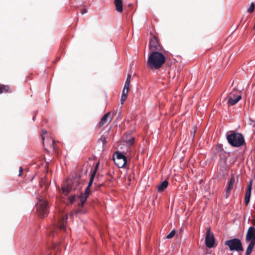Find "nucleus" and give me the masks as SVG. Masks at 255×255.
Masks as SVG:
<instances>
[{
  "mask_svg": "<svg viewBox=\"0 0 255 255\" xmlns=\"http://www.w3.org/2000/svg\"><path fill=\"white\" fill-rule=\"evenodd\" d=\"M165 61L164 55L158 51H153L147 59V65L152 69L160 68Z\"/></svg>",
  "mask_w": 255,
  "mask_h": 255,
  "instance_id": "f257e3e1",
  "label": "nucleus"
},
{
  "mask_svg": "<svg viewBox=\"0 0 255 255\" xmlns=\"http://www.w3.org/2000/svg\"><path fill=\"white\" fill-rule=\"evenodd\" d=\"M229 143L234 147H239L245 143L244 137L241 133L230 131L226 133Z\"/></svg>",
  "mask_w": 255,
  "mask_h": 255,
  "instance_id": "f03ea898",
  "label": "nucleus"
},
{
  "mask_svg": "<svg viewBox=\"0 0 255 255\" xmlns=\"http://www.w3.org/2000/svg\"><path fill=\"white\" fill-rule=\"evenodd\" d=\"M36 209L39 217L44 218L48 214V207L47 201L44 199H39L36 204Z\"/></svg>",
  "mask_w": 255,
  "mask_h": 255,
  "instance_id": "7ed1b4c3",
  "label": "nucleus"
},
{
  "mask_svg": "<svg viewBox=\"0 0 255 255\" xmlns=\"http://www.w3.org/2000/svg\"><path fill=\"white\" fill-rule=\"evenodd\" d=\"M225 245L228 246L231 251H235L239 252L244 250L242 242L238 238L227 240L225 242Z\"/></svg>",
  "mask_w": 255,
  "mask_h": 255,
  "instance_id": "20e7f679",
  "label": "nucleus"
},
{
  "mask_svg": "<svg viewBox=\"0 0 255 255\" xmlns=\"http://www.w3.org/2000/svg\"><path fill=\"white\" fill-rule=\"evenodd\" d=\"M115 164L119 168H123L127 163V157L122 153L117 152L116 158L114 159Z\"/></svg>",
  "mask_w": 255,
  "mask_h": 255,
  "instance_id": "39448f33",
  "label": "nucleus"
},
{
  "mask_svg": "<svg viewBox=\"0 0 255 255\" xmlns=\"http://www.w3.org/2000/svg\"><path fill=\"white\" fill-rule=\"evenodd\" d=\"M215 244L214 235L210 231V228L207 229L205 237V245L209 248L213 247Z\"/></svg>",
  "mask_w": 255,
  "mask_h": 255,
  "instance_id": "423d86ee",
  "label": "nucleus"
},
{
  "mask_svg": "<svg viewBox=\"0 0 255 255\" xmlns=\"http://www.w3.org/2000/svg\"><path fill=\"white\" fill-rule=\"evenodd\" d=\"M67 216L66 217H62L59 220L58 223L56 225H55L54 227L51 228L50 229V231L51 232H54L55 230H57L58 229H60L61 230H65V225L67 223ZM53 236H54V234L53 233L52 235Z\"/></svg>",
  "mask_w": 255,
  "mask_h": 255,
  "instance_id": "0eeeda50",
  "label": "nucleus"
},
{
  "mask_svg": "<svg viewBox=\"0 0 255 255\" xmlns=\"http://www.w3.org/2000/svg\"><path fill=\"white\" fill-rule=\"evenodd\" d=\"M241 95L236 96L231 93L230 95L228 97V99L227 103L228 104L233 106L237 104L241 99Z\"/></svg>",
  "mask_w": 255,
  "mask_h": 255,
  "instance_id": "6e6552de",
  "label": "nucleus"
},
{
  "mask_svg": "<svg viewBox=\"0 0 255 255\" xmlns=\"http://www.w3.org/2000/svg\"><path fill=\"white\" fill-rule=\"evenodd\" d=\"M159 43L155 36H152L149 41V46L151 51L159 50Z\"/></svg>",
  "mask_w": 255,
  "mask_h": 255,
  "instance_id": "1a4fd4ad",
  "label": "nucleus"
},
{
  "mask_svg": "<svg viewBox=\"0 0 255 255\" xmlns=\"http://www.w3.org/2000/svg\"><path fill=\"white\" fill-rule=\"evenodd\" d=\"M247 241L255 242V229L254 227H250L246 235Z\"/></svg>",
  "mask_w": 255,
  "mask_h": 255,
  "instance_id": "9d476101",
  "label": "nucleus"
},
{
  "mask_svg": "<svg viewBox=\"0 0 255 255\" xmlns=\"http://www.w3.org/2000/svg\"><path fill=\"white\" fill-rule=\"evenodd\" d=\"M235 181V179L234 177H232L228 184V187L226 190L225 197L228 198L230 195L231 190L233 187L234 183Z\"/></svg>",
  "mask_w": 255,
  "mask_h": 255,
  "instance_id": "9b49d317",
  "label": "nucleus"
},
{
  "mask_svg": "<svg viewBox=\"0 0 255 255\" xmlns=\"http://www.w3.org/2000/svg\"><path fill=\"white\" fill-rule=\"evenodd\" d=\"M88 196L89 194L84 192L81 193V194L79 196V198L80 199V202L79 203V207H82L83 206V205L86 201Z\"/></svg>",
  "mask_w": 255,
  "mask_h": 255,
  "instance_id": "f8f14e48",
  "label": "nucleus"
},
{
  "mask_svg": "<svg viewBox=\"0 0 255 255\" xmlns=\"http://www.w3.org/2000/svg\"><path fill=\"white\" fill-rule=\"evenodd\" d=\"M81 181L80 177H76L72 181V186L74 190H79L81 188Z\"/></svg>",
  "mask_w": 255,
  "mask_h": 255,
  "instance_id": "ddd939ff",
  "label": "nucleus"
},
{
  "mask_svg": "<svg viewBox=\"0 0 255 255\" xmlns=\"http://www.w3.org/2000/svg\"><path fill=\"white\" fill-rule=\"evenodd\" d=\"M168 185V182L166 180H164L157 186L158 191L159 192L163 191L167 187Z\"/></svg>",
  "mask_w": 255,
  "mask_h": 255,
  "instance_id": "4468645a",
  "label": "nucleus"
},
{
  "mask_svg": "<svg viewBox=\"0 0 255 255\" xmlns=\"http://www.w3.org/2000/svg\"><path fill=\"white\" fill-rule=\"evenodd\" d=\"M109 114H110L109 113L106 114L102 118L100 122V127H102V126H104V125H105L107 123H109L111 122L112 118H111L109 121H108V118Z\"/></svg>",
  "mask_w": 255,
  "mask_h": 255,
  "instance_id": "2eb2a0df",
  "label": "nucleus"
},
{
  "mask_svg": "<svg viewBox=\"0 0 255 255\" xmlns=\"http://www.w3.org/2000/svg\"><path fill=\"white\" fill-rule=\"evenodd\" d=\"M62 189L63 193L65 195H68L73 189V188L70 184H67L63 186Z\"/></svg>",
  "mask_w": 255,
  "mask_h": 255,
  "instance_id": "dca6fc26",
  "label": "nucleus"
},
{
  "mask_svg": "<svg viewBox=\"0 0 255 255\" xmlns=\"http://www.w3.org/2000/svg\"><path fill=\"white\" fill-rule=\"evenodd\" d=\"M114 3L116 5L117 11L119 12H122L123 10V4L122 0H114Z\"/></svg>",
  "mask_w": 255,
  "mask_h": 255,
  "instance_id": "f3484780",
  "label": "nucleus"
},
{
  "mask_svg": "<svg viewBox=\"0 0 255 255\" xmlns=\"http://www.w3.org/2000/svg\"><path fill=\"white\" fill-rule=\"evenodd\" d=\"M255 245V242H251L249 245H248V247L247 248V249L246 252V255H250V254L252 253L253 249L254 248V247Z\"/></svg>",
  "mask_w": 255,
  "mask_h": 255,
  "instance_id": "a211bd4d",
  "label": "nucleus"
},
{
  "mask_svg": "<svg viewBox=\"0 0 255 255\" xmlns=\"http://www.w3.org/2000/svg\"><path fill=\"white\" fill-rule=\"evenodd\" d=\"M124 142H125L128 145L131 146L132 145L135 141V138L133 137H129L128 138V137H126L124 139Z\"/></svg>",
  "mask_w": 255,
  "mask_h": 255,
  "instance_id": "6ab92c4d",
  "label": "nucleus"
},
{
  "mask_svg": "<svg viewBox=\"0 0 255 255\" xmlns=\"http://www.w3.org/2000/svg\"><path fill=\"white\" fill-rule=\"evenodd\" d=\"M130 78H131V75H130V74H128V75L126 81L125 83L124 87L125 88H129V83H130Z\"/></svg>",
  "mask_w": 255,
  "mask_h": 255,
  "instance_id": "aec40b11",
  "label": "nucleus"
},
{
  "mask_svg": "<svg viewBox=\"0 0 255 255\" xmlns=\"http://www.w3.org/2000/svg\"><path fill=\"white\" fill-rule=\"evenodd\" d=\"M9 87L8 86L2 85L0 87V93L1 94L4 92H8Z\"/></svg>",
  "mask_w": 255,
  "mask_h": 255,
  "instance_id": "412c9836",
  "label": "nucleus"
},
{
  "mask_svg": "<svg viewBox=\"0 0 255 255\" xmlns=\"http://www.w3.org/2000/svg\"><path fill=\"white\" fill-rule=\"evenodd\" d=\"M95 173H92L91 175V176H90V181L88 183V186L89 187H91V185H92L93 184V181H94V179L95 178Z\"/></svg>",
  "mask_w": 255,
  "mask_h": 255,
  "instance_id": "4be33fe9",
  "label": "nucleus"
},
{
  "mask_svg": "<svg viewBox=\"0 0 255 255\" xmlns=\"http://www.w3.org/2000/svg\"><path fill=\"white\" fill-rule=\"evenodd\" d=\"M255 8V4L254 2H252L250 4L249 8L247 9V11L251 13L254 11Z\"/></svg>",
  "mask_w": 255,
  "mask_h": 255,
  "instance_id": "5701e85b",
  "label": "nucleus"
},
{
  "mask_svg": "<svg viewBox=\"0 0 255 255\" xmlns=\"http://www.w3.org/2000/svg\"><path fill=\"white\" fill-rule=\"evenodd\" d=\"M175 231L172 230L171 232L166 236L167 239H170L173 238L175 235Z\"/></svg>",
  "mask_w": 255,
  "mask_h": 255,
  "instance_id": "b1692460",
  "label": "nucleus"
},
{
  "mask_svg": "<svg viewBox=\"0 0 255 255\" xmlns=\"http://www.w3.org/2000/svg\"><path fill=\"white\" fill-rule=\"evenodd\" d=\"M128 89L129 88H125V87H124V89L123 90V92H122V96H127V95H128Z\"/></svg>",
  "mask_w": 255,
  "mask_h": 255,
  "instance_id": "393cba45",
  "label": "nucleus"
},
{
  "mask_svg": "<svg viewBox=\"0 0 255 255\" xmlns=\"http://www.w3.org/2000/svg\"><path fill=\"white\" fill-rule=\"evenodd\" d=\"M76 196L75 195L69 197V200L70 202L71 203L74 202L76 200Z\"/></svg>",
  "mask_w": 255,
  "mask_h": 255,
  "instance_id": "a878e982",
  "label": "nucleus"
},
{
  "mask_svg": "<svg viewBox=\"0 0 255 255\" xmlns=\"http://www.w3.org/2000/svg\"><path fill=\"white\" fill-rule=\"evenodd\" d=\"M221 153L220 155V158L223 159V158L225 159V154H226V152L223 150V149H221Z\"/></svg>",
  "mask_w": 255,
  "mask_h": 255,
  "instance_id": "bb28decb",
  "label": "nucleus"
},
{
  "mask_svg": "<svg viewBox=\"0 0 255 255\" xmlns=\"http://www.w3.org/2000/svg\"><path fill=\"white\" fill-rule=\"evenodd\" d=\"M99 165V163H97V164L96 165V166L95 167L94 169L92 171V173H95V176L96 175L97 171V170L98 169Z\"/></svg>",
  "mask_w": 255,
  "mask_h": 255,
  "instance_id": "cd10ccee",
  "label": "nucleus"
},
{
  "mask_svg": "<svg viewBox=\"0 0 255 255\" xmlns=\"http://www.w3.org/2000/svg\"><path fill=\"white\" fill-rule=\"evenodd\" d=\"M250 197L245 196V202L246 205H248L250 202Z\"/></svg>",
  "mask_w": 255,
  "mask_h": 255,
  "instance_id": "c85d7f7f",
  "label": "nucleus"
},
{
  "mask_svg": "<svg viewBox=\"0 0 255 255\" xmlns=\"http://www.w3.org/2000/svg\"><path fill=\"white\" fill-rule=\"evenodd\" d=\"M99 140L102 142L103 144H105L106 143V138L104 136H102Z\"/></svg>",
  "mask_w": 255,
  "mask_h": 255,
  "instance_id": "c756f323",
  "label": "nucleus"
},
{
  "mask_svg": "<svg viewBox=\"0 0 255 255\" xmlns=\"http://www.w3.org/2000/svg\"><path fill=\"white\" fill-rule=\"evenodd\" d=\"M90 187H89L88 186H87V187H86V188L85 190V192L84 193L89 195L90 192Z\"/></svg>",
  "mask_w": 255,
  "mask_h": 255,
  "instance_id": "7c9ffc66",
  "label": "nucleus"
},
{
  "mask_svg": "<svg viewBox=\"0 0 255 255\" xmlns=\"http://www.w3.org/2000/svg\"><path fill=\"white\" fill-rule=\"evenodd\" d=\"M127 97V96H122V97H121V99L122 104H123V103L126 100Z\"/></svg>",
  "mask_w": 255,
  "mask_h": 255,
  "instance_id": "2f4dec72",
  "label": "nucleus"
},
{
  "mask_svg": "<svg viewBox=\"0 0 255 255\" xmlns=\"http://www.w3.org/2000/svg\"><path fill=\"white\" fill-rule=\"evenodd\" d=\"M54 141L53 139H52V143L50 145V148H51L53 150H54V149H55V146H54Z\"/></svg>",
  "mask_w": 255,
  "mask_h": 255,
  "instance_id": "473e14b6",
  "label": "nucleus"
},
{
  "mask_svg": "<svg viewBox=\"0 0 255 255\" xmlns=\"http://www.w3.org/2000/svg\"><path fill=\"white\" fill-rule=\"evenodd\" d=\"M22 172H23V168H22V167H20L19 169L18 176H21Z\"/></svg>",
  "mask_w": 255,
  "mask_h": 255,
  "instance_id": "72a5a7b5",
  "label": "nucleus"
},
{
  "mask_svg": "<svg viewBox=\"0 0 255 255\" xmlns=\"http://www.w3.org/2000/svg\"><path fill=\"white\" fill-rule=\"evenodd\" d=\"M87 12V9L86 8H84V9H83L81 10V14L83 15V14L86 13Z\"/></svg>",
  "mask_w": 255,
  "mask_h": 255,
  "instance_id": "f704fd0d",
  "label": "nucleus"
},
{
  "mask_svg": "<svg viewBox=\"0 0 255 255\" xmlns=\"http://www.w3.org/2000/svg\"><path fill=\"white\" fill-rule=\"evenodd\" d=\"M252 181L251 180L250 181V182L248 184V188H251L252 189Z\"/></svg>",
  "mask_w": 255,
  "mask_h": 255,
  "instance_id": "c9c22d12",
  "label": "nucleus"
},
{
  "mask_svg": "<svg viewBox=\"0 0 255 255\" xmlns=\"http://www.w3.org/2000/svg\"><path fill=\"white\" fill-rule=\"evenodd\" d=\"M46 133H47V132H46V131L45 130H42V134L41 135V136H42V138L43 140L44 139V137L43 136V134H46Z\"/></svg>",
  "mask_w": 255,
  "mask_h": 255,
  "instance_id": "e433bc0d",
  "label": "nucleus"
},
{
  "mask_svg": "<svg viewBox=\"0 0 255 255\" xmlns=\"http://www.w3.org/2000/svg\"><path fill=\"white\" fill-rule=\"evenodd\" d=\"M251 190H252V189H251V188H247V191H246V192H247V193H251Z\"/></svg>",
  "mask_w": 255,
  "mask_h": 255,
  "instance_id": "4c0bfd02",
  "label": "nucleus"
},
{
  "mask_svg": "<svg viewBox=\"0 0 255 255\" xmlns=\"http://www.w3.org/2000/svg\"><path fill=\"white\" fill-rule=\"evenodd\" d=\"M252 223H253L254 226H255V216L254 217V219L252 221Z\"/></svg>",
  "mask_w": 255,
  "mask_h": 255,
  "instance_id": "58836bf2",
  "label": "nucleus"
},
{
  "mask_svg": "<svg viewBox=\"0 0 255 255\" xmlns=\"http://www.w3.org/2000/svg\"><path fill=\"white\" fill-rule=\"evenodd\" d=\"M251 193H246V196L251 197Z\"/></svg>",
  "mask_w": 255,
  "mask_h": 255,
  "instance_id": "ea45409f",
  "label": "nucleus"
},
{
  "mask_svg": "<svg viewBox=\"0 0 255 255\" xmlns=\"http://www.w3.org/2000/svg\"><path fill=\"white\" fill-rule=\"evenodd\" d=\"M250 120L251 122H255V119H253L252 118H250Z\"/></svg>",
  "mask_w": 255,
  "mask_h": 255,
  "instance_id": "a19ab883",
  "label": "nucleus"
},
{
  "mask_svg": "<svg viewBox=\"0 0 255 255\" xmlns=\"http://www.w3.org/2000/svg\"><path fill=\"white\" fill-rule=\"evenodd\" d=\"M33 120L34 121L35 119V116H34L32 118Z\"/></svg>",
  "mask_w": 255,
  "mask_h": 255,
  "instance_id": "79ce46f5",
  "label": "nucleus"
},
{
  "mask_svg": "<svg viewBox=\"0 0 255 255\" xmlns=\"http://www.w3.org/2000/svg\"><path fill=\"white\" fill-rule=\"evenodd\" d=\"M43 145H44V146H45V143H44V142H43Z\"/></svg>",
  "mask_w": 255,
  "mask_h": 255,
  "instance_id": "37998d69",
  "label": "nucleus"
},
{
  "mask_svg": "<svg viewBox=\"0 0 255 255\" xmlns=\"http://www.w3.org/2000/svg\"><path fill=\"white\" fill-rule=\"evenodd\" d=\"M254 29H255V26H254Z\"/></svg>",
  "mask_w": 255,
  "mask_h": 255,
  "instance_id": "c03bdc74",
  "label": "nucleus"
}]
</instances>
